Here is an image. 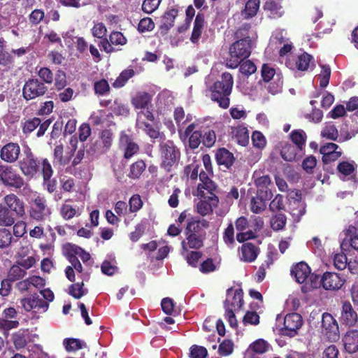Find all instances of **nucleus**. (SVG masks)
Instances as JSON below:
<instances>
[{
  "label": "nucleus",
  "instance_id": "obj_48",
  "mask_svg": "<svg viewBox=\"0 0 358 358\" xmlns=\"http://www.w3.org/2000/svg\"><path fill=\"white\" fill-rule=\"evenodd\" d=\"M113 134L110 129H103L100 134L101 142L104 152L108 151L112 145Z\"/></svg>",
  "mask_w": 358,
  "mask_h": 358
},
{
  "label": "nucleus",
  "instance_id": "obj_26",
  "mask_svg": "<svg viewBox=\"0 0 358 358\" xmlns=\"http://www.w3.org/2000/svg\"><path fill=\"white\" fill-rule=\"evenodd\" d=\"M215 159L218 165L222 166L227 169H230L234 163V154L224 148L217 150Z\"/></svg>",
  "mask_w": 358,
  "mask_h": 358
},
{
  "label": "nucleus",
  "instance_id": "obj_7",
  "mask_svg": "<svg viewBox=\"0 0 358 358\" xmlns=\"http://www.w3.org/2000/svg\"><path fill=\"white\" fill-rule=\"evenodd\" d=\"M0 180L6 187L21 189L26 183L23 177L11 166L0 164Z\"/></svg>",
  "mask_w": 358,
  "mask_h": 358
},
{
  "label": "nucleus",
  "instance_id": "obj_6",
  "mask_svg": "<svg viewBox=\"0 0 358 358\" xmlns=\"http://www.w3.org/2000/svg\"><path fill=\"white\" fill-rule=\"evenodd\" d=\"M161 167L166 171L170 172L172 167L180 159V151L172 141H167L160 145Z\"/></svg>",
  "mask_w": 358,
  "mask_h": 358
},
{
  "label": "nucleus",
  "instance_id": "obj_55",
  "mask_svg": "<svg viewBox=\"0 0 358 358\" xmlns=\"http://www.w3.org/2000/svg\"><path fill=\"white\" fill-rule=\"evenodd\" d=\"M285 205L284 203V198L281 194H277L275 197L271 201L269 204V210L272 212L284 210Z\"/></svg>",
  "mask_w": 358,
  "mask_h": 358
},
{
  "label": "nucleus",
  "instance_id": "obj_60",
  "mask_svg": "<svg viewBox=\"0 0 358 358\" xmlns=\"http://www.w3.org/2000/svg\"><path fill=\"white\" fill-rule=\"evenodd\" d=\"M239 65L240 72L247 76L252 75L257 70L255 64L250 60H244Z\"/></svg>",
  "mask_w": 358,
  "mask_h": 358
},
{
  "label": "nucleus",
  "instance_id": "obj_27",
  "mask_svg": "<svg viewBox=\"0 0 358 358\" xmlns=\"http://www.w3.org/2000/svg\"><path fill=\"white\" fill-rule=\"evenodd\" d=\"M344 348L348 353L358 351V330L348 331L343 338Z\"/></svg>",
  "mask_w": 358,
  "mask_h": 358
},
{
  "label": "nucleus",
  "instance_id": "obj_61",
  "mask_svg": "<svg viewBox=\"0 0 358 358\" xmlns=\"http://www.w3.org/2000/svg\"><path fill=\"white\" fill-rule=\"evenodd\" d=\"M41 173L43 178H49L52 177L54 173L52 165L47 158H43L41 160Z\"/></svg>",
  "mask_w": 358,
  "mask_h": 358
},
{
  "label": "nucleus",
  "instance_id": "obj_34",
  "mask_svg": "<svg viewBox=\"0 0 358 358\" xmlns=\"http://www.w3.org/2000/svg\"><path fill=\"white\" fill-rule=\"evenodd\" d=\"M145 162L143 159H138L130 165L127 176L131 179H138L145 171Z\"/></svg>",
  "mask_w": 358,
  "mask_h": 358
},
{
  "label": "nucleus",
  "instance_id": "obj_53",
  "mask_svg": "<svg viewBox=\"0 0 358 358\" xmlns=\"http://www.w3.org/2000/svg\"><path fill=\"white\" fill-rule=\"evenodd\" d=\"M269 346V344L264 339H258L253 342L250 348L255 353L263 354L268 351Z\"/></svg>",
  "mask_w": 358,
  "mask_h": 358
},
{
  "label": "nucleus",
  "instance_id": "obj_31",
  "mask_svg": "<svg viewBox=\"0 0 358 358\" xmlns=\"http://www.w3.org/2000/svg\"><path fill=\"white\" fill-rule=\"evenodd\" d=\"M137 127L142 129L145 133L151 138L157 139L161 138L163 134L161 133L157 127H155L150 123L145 122V120H136Z\"/></svg>",
  "mask_w": 358,
  "mask_h": 358
},
{
  "label": "nucleus",
  "instance_id": "obj_52",
  "mask_svg": "<svg viewBox=\"0 0 358 358\" xmlns=\"http://www.w3.org/2000/svg\"><path fill=\"white\" fill-rule=\"evenodd\" d=\"M109 41L112 45H124L127 43V39L124 34L117 31H113L110 34Z\"/></svg>",
  "mask_w": 358,
  "mask_h": 358
},
{
  "label": "nucleus",
  "instance_id": "obj_44",
  "mask_svg": "<svg viewBox=\"0 0 358 358\" xmlns=\"http://www.w3.org/2000/svg\"><path fill=\"white\" fill-rule=\"evenodd\" d=\"M27 275V271L17 264H13L8 272L7 277L13 282L22 280Z\"/></svg>",
  "mask_w": 358,
  "mask_h": 358
},
{
  "label": "nucleus",
  "instance_id": "obj_49",
  "mask_svg": "<svg viewBox=\"0 0 358 358\" xmlns=\"http://www.w3.org/2000/svg\"><path fill=\"white\" fill-rule=\"evenodd\" d=\"M199 250L187 251V255H185V259L187 263L191 266L192 267L196 268L198 266V263L200 259L203 256V253Z\"/></svg>",
  "mask_w": 358,
  "mask_h": 358
},
{
  "label": "nucleus",
  "instance_id": "obj_32",
  "mask_svg": "<svg viewBox=\"0 0 358 358\" xmlns=\"http://www.w3.org/2000/svg\"><path fill=\"white\" fill-rule=\"evenodd\" d=\"M152 101V96L145 92H139L132 97L131 104L136 109H145Z\"/></svg>",
  "mask_w": 358,
  "mask_h": 358
},
{
  "label": "nucleus",
  "instance_id": "obj_29",
  "mask_svg": "<svg viewBox=\"0 0 358 358\" xmlns=\"http://www.w3.org/2000/svg\"><path fill=\"white\" fill-rule=\"evenodd\" d=\"M263 8L268 13L270 18L276 19L282 16L284 11L282 6L278 0H270L265 2Z\"/></svg>",
  "mask_w": 358,
  "mask_h": 358
},
{
  "label": "nucleus",
  "instance_id": "obj_54",
  "mask_svg": "<svg viewBox=\"0 0 358 358\" xmlns=\"http://www.w3.org/2000/svg\"><path fill=\"white\" fill-rule=\"evenodd\" d=\"M155 27L153 20L150 17H146L140 20L137 29L140 33H144L152 31Z\"/></svg>",
  "mask_w": 358,
  "mask_h": 358
},
{
  "label": "nucleus",
  "instance_id": "obj_58",
  "mask_svg": "<svg viewBox=\"0 0 358 358\" xmlns=\"http://www.w3.org/2000/svg\"><path fill=\"white\" fill-rule=\"evenodd\" d=\"M62 217L66 220H71L77 214V210L70 204L64 203L60 209Z\"/></svg>",
  "mask_w": 358,
  "mask_h": 358
},
{
  "label": "nucleus",
  "instance_id": "obj_39",
  "mask_svg": "<svg viewBox=\"0 0 358 358\" xmlns=\"http://www.w3.org/2000/svg\"><path fill=\"white\" fill-rule=\"evenodd\" d=\"M53 156L56 162L60 166H65L68 164L72 158L69 152L67 155L64 156V146L62 144L57 145L55 147Z\"/></svg>",
  "mask_w": 358,
  "mask_h": 358
},
{
  "label": "nucleus",
  "instance_id": "obj_17",
  "mask_svg": "<svg viewBox=\"0 0 358 358\" xmlns=\"http://www.w3.org/2000/svg\"><path fill=\"white\" fill-rule=\"evenodd\" d=\"M201 199L196 204L197 213L202 216L211 214L213 208L217 206L219 199L215 194L211 196H200Z\"/></svg>",
  "mask_w": 358,
  "mask_h": 358
},
{
  "label": "nucleus",
  "instance_id": "obj_19",
  "mask_svg": "<svg viewBox=\"0 0 358 358\" xmlns=\"http://www.w3.org/2000/svg\"><path fill=\"white\" fill-rule=\"evenodd\" d=\"M20 303L23 308L27 312L33 309H37V310L41 309L43 311H45L49 306L47 301L40 298L37 294L22 299L20 300Z\"/></svg>",
  "mask_w": 358,
  "mask_h": 358
},
{
  "label": "nucleus",
  "instance_id": "obj_23",
  "mask_svg": "<svg viewBox=\"0 0 358 358\" xmlns=\"http://www.w3.org/2000/svg\"><path fill=\"white\" fill-rule=\"evenodd\" d=\"M341 319L343 324L349 327H352L357 322V314L349 301L343 303Z\"/></svg>",
  "mask_w": 358,
  "mask_h": 358
},
{
  "label": "nucleus",
  "instance_id": "obj_45",
  "mask_svg": "<svg viewBox=\"0 0 358 358\" xmlns=\"http://www.w3.org/2000/svg\"><path fill=\"white\" fill-rule=\"evenodd\" d=\"M83 287V282L72 284L69 287V294L73 298L79 299L87 293V290L84 289Z\"/></svg>",
  "mask_w": 358,
  "mask_h": 358
},
{
  "label": "nucleus",
  "instance_id": "obj_63",
  "mask_svg": "<svg viewBox=\"0 0 358 358\" xmlns=\"http://www.w3.org/2000/svg\"><path fill=\"white\" fill-rule=\"evenodd\" d=\"M234 350V343L229 339L224 340L219 345L218 352L220 355L227 356L231 354Z\"/></svg>",
  "mask_w": 358,
  "mask_h": 358
},
{
  "label": "nucleus",
  "instance_id": "obj_59",
  "mask_svg": "<svg viewBox=\"0 0 358 358\" xmlns=\"http://www.w3.org/2000/svg\"><path fill=\"white\" fill-rule=\"evenodd\" d=\"M38 76L45 84H52L54 76L52 71L48 67H41L38 71Z\"/></svg>",
  "mask_w": 358,
  "mask_h": 358
},
{
  "label": "nucleus",
  "instance_id": "obj_8",
  "mask_svg": "<svg viewBox=\"0 0 358 358\" xmlns=\"http://www.w3.org/2000/svg\"><path fill=\"white\" fill-rule=\"evenodd\" d=\"M48 90L44 83L38 78H29L22 88V96L27 101H30L44 96Z\"/></svg>",
  "mask_w": 358,
  "mask_h": 358
},
{
  "label": "nucleus",
  "instance_id": "obj_25",
  "mask_svg": "<svg viewBox=\"0 0 358 358\" xmlns=\"http://www.w3.org/2000/svg\"><path fill=\"white\" fill-rule=\"evenodd\" d=\"M241 260L245 262H253L257 259L260 250L252 243H243L241 248Z\"/></svg>",
  "mask_w": 358,
  "mask_h": 358
},
{
  "label": "nucleus",
  "instance_id": "obj_4",
  "mask_svg": "<svg viewBox=\"0 0 358 358\" xmlns=\"http://www.w3.org/2000/svg\"><path fill=\"white\" fill-rule=\"evenodd\" d=\"M41 160L32 150L27 146L24 148L22 154L18 161V166L22 173L29 178H34L39 171Z\"/></svg>",
  "mask_w": 358,
  "mask_h": 358
},
{
  "label": "nucleus",
  "instance_id": "obj_30",
  "mask_svg": "<svg viewBox=\"0 0 358 358\" xmlns=\"http://www.w3.org/2000/svg\"><path fill=\"white\" fill-rule=\"evenodd\" d=\"M233 138L241 146H246L249 143V131L248 129L238 125L232 129Z\"/></svg>",
  "mask_w": 358,
  "mask_h": 358
},
{
  "label": "nucleus",
  "instance_id": "obj_64",
  "mask_svg": "<svg viewBox=\"0 0 358 358\" xmlns=\"http://www.w3.org/2000/svg\"><path fill=\"white\" fill-rule=\"evenodd\" d=\"M208 355V351L206 348L193 345L190 348L189 357L191 358H206Z\"/></svg>",
  "mask_w": 358,
  "mask_h": 358
},
{
  "label": "nucleus",
  "instance_id": "obj_3",
  "mask_svg": "<svg viewBox=\"0 0 358 358\" xmlns=\"http://www.w3.org/2000/svg\"><path fill=\"white\" fill-rule=\"evenodd\" d=\"M252 41L250 36L235 41L229 48V57L226 60V66L236 69L251 54Z\"/></svg>",
  "mask_w": 358,
  "mask_h": 358
},
{
  "label": "nucleus",
  "instance_id": "obj_46",
  "mask_svg": "<svg viewBox=\"0 0 358 358\" xmlns=\"http://www.w3.org/2000/svg\"><path fill=\"white\" fill-rule=\"evenodd\" d=\"M15 223V219L11 215L9 210L0 203V224L3 226H11Z\"/></svg>",
  "mask_w": 358,
  "mask_h": 358
},
{
  "label": "nucleus",
  "instance_id": "obj_18",
  "mask_svg": "<svg viewBox=\"0 0 358 358\" xmlns=\"http://www.w3.org/2000/svg\"><path fill=\"white\" fill-rule=\"evenodd\" d=\"M178 15V10L176 8H168L162 17V22L159 26V32L162 36L168 34L169 31L174 26L175 19Z\"/></svg>",
  "mask_w": 358,
  "mask_h": 358
},
{
  "label": "nucleus",
  "instance_id": "obj_36",
  "mask_svg": "<svg viewBox=\"0 0 358 358\" xmlns=\"http://www.w3.org/2000/svg\"><path fill=\"white\" fill-rule=\"evenodd\" d=\"M40 118L34 117L33 118L24 119L21 121L20 126L22 131L25 137H28L38 126Z\"/></svg>",
  "mask_w": 358,
  "mask_h": 358
},
{
  "label": "nucleus",
  "instance_id": "obj_5",
  "mask_svg": "<svg viewBox=\"0 0 358 358\" xmlns=\"http://www.w3.org/2000/svg\"><path fill=\"white\" fill-rule=\"evenodd\" d=\"M29 205V215L38 222L45 220L51 215V209L48 206L45 197L38 192L31 195Z\"/></svg>",
  "mask_w": 358,
  "mask_h": 358
},
{
  "label": "nucleus",
  "instance_id": "obj_2",
  "mask_svg": "<svg viewBox=\"0 0 358 358\" xmlns=\"http://www.w3.org/2000/svg\"><path fill=\"white\" fill-rule=\"evenodd\" d=\"M234 86V78L229 72L221 75L220 79L215 81L208 88L210 99L218 106L227 109L230 105V95Z\"/></svg>",
  "mask_w": 358,
  "mask_h": 358
},
{
  "label": "nucleus",
  "instance_id": "obj_51",
  "mask_svg": "<svg viewBox=\"0 0 358 358\" xmlns=\"http://www.w3.org/2000/svg\"><path fill=\"white\" fill-rule=\"evenodd\" d=\"M330 76H331L330 67L328 65L322 66L321 72L318 76L320 87L324 88L329 85Z\"/></svg>",
  "mask_w": 358,
  "mask_h": 358
},
{
  "label": "nucleus",
  "instance_id": "obj_16",
  "mask_svg": "<svg viewBox=\"0 0 358 358\" xmlns=\"http://www.w3.org/2000/svg\"><path fill=\"white\" fill-rule=\"evenodd\" d=\"M232 288L227 289V298L224 303L225 310L232 309L234 311L240 310L243 304V291L242 289H236L234 295L231 297L230 292Z\"/></svg>",
  "mask_w": 358,
  "mask_h": 358
},
{
  "label": "nucleus",
  "instance_id": "obj_12",
  "mask_svg": "<svg viewBox=\"0 0 358 358\" xmlns=\"http://www.w3.org/2000/svg\"><path fill=\"white\" fill-rule=\"evenodd\" d=\"M119 146L124 151V157L126 159H131L140 150L138 145L134 141L133 138L124 131H122L120 134Z\"/></svg>",
  "mask_w": 358,
  "mask_h": 358
},
{
  "label": "nucleus",
  "instance_id": "obj_20",
  "mask_svg": "<svg viewBox=\"0 0 358 358\" xmlns=\"http://www.w3.org/2000/svg\"><path fill=\"white\" fill-rule=\"evenodd\" d=\"M2 315V317H0V329L8 331L19 326L17 320H8V319H14L17 316V311L14 308L10 307L4 309Z\"/></svg>",
  "mask_w": 358,
  "mask_h": 358
},
{
  "label": "nucleus",
  "instance_id": "obj_37",
  "mask_svg": "<svg viewBox=\"0 0 358 358\" xmlns=\"http://www.w3.org/2000/svg\"><path fill=\"white\" fill-rule=\"evenodd\" d=\"M135 71L132 68H128L123 70L113 83V87L115 88H121L124 87L128 80L134 77Z\"/></svg>",
  "mask_w": 358,
  "mask_h": 358
},
{
  "label": "nucleus",
  "instance_id": "obj_41",
  "mask_svg": "<svg viewBox=\"0 0 358 358\" xmlns=\"http://www.w3.org/2000/svg\"><path fill=\"white\" fill-rule=\"evenodd\" d=\"M287 223V217L283 213L273 215L270 220L271 227L274 231L282 230Z\"/></svg>",
  "mask_w": 358,
  "mask_h": 358
},
{
  "label": "nucleus",
  "instance_id": "obj_38",
  "mask_svg": "<svg viewBox=\"0 0 358 358\" xmlns=\"http://www.w3.org/2000/svg\"><path fill=\"white\" fill-rule=\"evenodd\" d=\"M321 285L323 287V275L320 277V275L310 273L302 289L304 292H308L319 288Z\"/></svg>",
  "mask_w": 358,
  "mask_h": 358
},
{
  "label": "nucleus",
  "instance_id": "obj_35",
  "mask_svg": "<svg viewBox=\"0 0 358 358\" xmlns=\"http://www.w3.org/2000/svg\"><path fill=\"white\" fill-rule=\"evenodd\" d=\"M289 138L294 145L297 146L299 149L304 152L307 136L306 132L302 129L293 130L289 134Z\"/></svg>",
  "mask_w": 358,
  "mask_h": 358
},
{
  "label": "nucleus",
  "instance_id": "obj_42",
  "mask_svg": "<svg viewBox=\"0 0 358 358\" xmlns=\"http://www.w3.org/2000/svg\"><path fill=\"white\" fill-rule=\"evenodd\" d=\"M260 0H248L245 6L243 15L245 18L248 19L255 16L259 9Z\"/></svg>",
  "mask_w": 358,
  "mask_h": 358
},
{
  "label": "nucleus",
  "instance_id": "obj_14",
  "mask_svg": "<svg viewBox=\"0 0 358 358\" xmlns=\"http://www.w3.org/2000/svg\"><path fill=\"white\" fill-rule=\"evenodd\" d=\"M20 147L17 143L9 142L4 145L0 150V158L5 162L13 164L18 159Z\"/></svg>",
  "mask_w": 358,
  "mask_h": 358
},
{
  "label": "nucleus",
  "instance_id": "obj_1",
  "mask_svg": "<svg viewBox=\"0 0 358 358\" xmlns=\"http://www.w3.org/2000/svg\"><path fill=\"white\" fill-rule=\"evenodd\" d=\"M210 227V222L196 217L187 220L184 231L185 238L182 241L181 246L183 252L191 250H200L204 246L206 239V229Z\"/></svg>",
  "mask_w": 358,
  "mask_h": 358
},
{
  "label": "nucleus",
  "instance_id": "obj_62",
  "mask_svg": "<svg viewBox=\"0 0 358 358\" xmlns=\"http://www.w3.org/2000/svg\"><path fill=\"white\" fill-rule=\"evenodd\" d=\"M223 241L228 245L231 246L235 243L234 229L231 222L229 224L223 233Z\"/></svg>",
  "mask_w": 358,
  "mask_h": 358
},
{
  "label": "nucleus",
  "instance_id": "obj_10",
  "mask_svg": "<svg viewBox=\"0 0 358 358\" xmlns=\"http://www.w3.org/2000/svg\"><path fill=\"white\" fill-rule=\"evenodd\" d=\"M276 148L279 150L281 157L286 162L297 161L304 155V152L292 143L281 141Z\"/></svg>",
  "mask_w": 358,
  "mask_h": 358
},
{
  "label": "nucleus",
  "instance_id": "obj_57",
  "mask_svg": "<svg viewBox=\"0 0 358 358\" xmlns=\"http://www.w3.org/2000/svg\"><path fill=\"white\" fill-rule=\"evenodd\" d=\"M110 85L106 79H101L94 83V90L95 94L104 95L110 91Z\"/></svg>",
  "mask_w": 358,
  "mask_h": 358
},
{
  "label": "nucleus",
  "instance_id": "obj_56",
  "mask_svg": "<svg viewBox=\"0 0 358 358\" xmlns=\"http://www.w3.org/2000/svg\"><path fill=\"white\" fill-rule=\"evenodd\" d=\"M162 1V0H144L142 3L141 9L144 13L151 14L158 8Z\"/></svg>",
  "mask_w": 358,
  "mask_h": 358
},
{
  "label": "nucleus",
  "instance_id": "obj_33",
  "mask_svg": "<svg viewBox=\"0 0 358 358\" xmlns=\"http://www.w3.org/2000/svg\"><path fill=\"white\" fill-rule=\"evenodd\" d=\"M271 198L272 197L257 194L256 196H252L250 201L251 211L257 214L262 213L266 208V201L270 200Z\"/></svg>",
  "mask_w": 358,
  "mask_h": 358
},
{
  "label": "nucleus",
  "instance_id": "obj_22",
  "mask_svg": "<svg viewBox=\"0 0 358 358\" xmlns=\"http://www.w3.org/2000/svg\"><path fill=\"white\" fill-rule=\"evenodd\" d=\"M344 282L345 280L336 273L325 272L323 274V288L326 290H338Z\"/></svg>",
  "mask_w": 358,
  "mask_h": 358
},
{
  "label": "nucleus",
  "instance_id": "obj_24",
  "mask_svg": "<svg viewBox=\"0 0 358 358\" xmlns=\"http://www.w3.org/2000/svg\"><path fill=\"white\" fill-rule=\"evenodd\" d=\"M310 271V268L306 263L301 262L292 267L291 275L294 277L297 282L302 284L308 280Z\"/></svg>",
  "mask_w": 358,
  "mask_h": 358
},
{
  "label": "nucleus",
  "instance_id": "obj_11",
  "mask_svg": "<svg viewBox=\"0 0 358 358\" xmlns=\"http://www.w3.org/2000/svg\"><path fill=\"white\" fill-rule=\"evenodd\" d=\"M322 328L323 334L330 341H336L339 338V329L336 320L329 313L322 316Z\"/></svg>",
  "mask_w": 358,
  "mask_h": 358
},
{
  "label": "nucleus",
  "instance_id": "obj_40",
  "mask_svg": "<svg viewBox=\"0 0 358 358\" xmlns=\"http://www.w3.org/2000/svg\"><path fill=\"white\" fill-rule=\"evenodd\" d=\"M63 345L67 352H75L87 347L85 342L74 338H65Z\"/></svg>",
  "mask_w": 358,
  "mask_h": 358
},
{
  "label": "nucleus",
  "instance_id": "obj_28",
  "mask_svg": "<svg viewBox=\"0 0 358 358\" xmlns=\"http://www.w3.org/2000/svg\"><path fill=\"white\" fill-rule=\"evenodd\" d=\"M205 23L204 14L202 13H198L194 20L193 30L190 37V41L192 43L196 44L199 42L201 36Z\"/></svg>",
  "mask_w": 358,
  "mask_h": 358
},
{
  "label": "nucleus",
  "instance_id": "obj_9",
  "mask_svg": "<svg viewBox=\"0 0 358 358\" xmlns=\"http://www.w3.org/2000/svg\"><path fill=\"white\" fill-rule=\"evenodd\" d=\"M303 324L301 315L296 313L286 315L284 318V327L281 329L283 336L294 337L298 334V331Z\"/></svg>",
  "mask_w": 358,
  "mask_h": 358
},
{
  "label": "nucleus",
  "instance_id": "obj_21",
  "mask_svg": "<svg viewBox=\"0 0 358 358\" xmlns=\"http://www.w3.org/2000/svg\"><path fill=\"white\" fill-rule=\"evenodd\" d=\"M3 202L8 210L15 212L19 217H22L25 214L24 201L15 194L11 193L5 196Z\"/></svg>",
  "mask_w": 358,
  "mask_h": 358
},
{
  "label": "nucleus",
  "instance_id": "obj_50",
  "mask_svg": "<svg viewBox=\"0 0 358 358\" xmlns=\"http://www.w3.org/2000/svg\"><path fill=\"white\" fill-rule=\"evenodd\" d=\"M66 85V74L64 71L59 69L55 74L54 84L55 88L56 90L60 91L64 90Z\"/></svg>",
  "mask_w": 358,
  "mask_h": 358
},
{
  "label": "nucleus",
  "instance_id": "obj_13",
  "mask_svg": "<svg viewBox=\"0 0 358 358\" xmlns=\"http://www.w3.org/2000/svg\"><path fill=\"white\" fill-rule=\"evenodd\" d=\"M254 184L257 187V195L273 196L271 187L273 186L271 179L268 175L259 176L257 173L253 175Z\"/></svg>",
  "mask_w": 358,
  "mask_h": 358
},
{
  "label": "nucleus",
  "instance_id": "obj_15",
  "mask_svg": "<svg viewBox=\"0 0 358 358\" xmlns=\"http://www.w3.org/2000/svg\"><path fill=\"white\" fill-rule=\"evenodd\" d=\"M313 62V57L311 55L304 52L295 58L289 59L287 61L286 64L292 70L305 71L309 69L310 63Z\"/></svg>",
  "mask_w": 358,
  "mask_h": 358
},
{
  "label": "nucleus",
  "instance_id": "obj_43",
  "mask_svg": "<svg viewBox=\"0 0 358 358\" xmlns=\"http://www.w3.org/2000/svg\"><path fill=\"white\" fill-rule=\"evenodd\" d=\"M216 189L215 183L210 179L209 180L203 183H199L197 187L198 196H211L215 194L214 191Z\"/></svg>",
  "mask_w": 358,
  "mask_h": 358
},
{
  "label": "nucleus",
  "instance_id": "obj_47",
  "mask_svg": "<svg viewBox=\"0 0 358 358\" xmlns=\"http://www.w3.org/2000/svg\"><path fill=\"white\" fill-rule=\"evenodd\" d=\"M110 109L115 115L127 116L129 114V108L127 104H124L119 99H115Z\"/></svg>",
  "mask_w": 358,
  "mask_h": 358
}]
</instances>
